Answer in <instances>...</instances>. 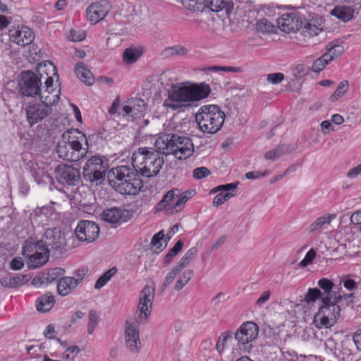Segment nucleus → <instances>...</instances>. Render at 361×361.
<instances>
[{
    "mask_svg": "<svg viewBox=\"0 0 361 361\" xmlns=\"http://www.w3.org/2000/svg\"><path fill=\"white\" fill-rule=\"evenodd\" d=\"M154 298V286L146 285L140 293L139 303L134 318L126 322L124 334L126 347L133 353H137L140 348L139 325L145 324L152 307Z\"/></svg>",
    "mask_w": 361,
    "mask_h": 361,
    "instance_id": "1",
    "label": "nucleus"
},
{
    "mask_svg": "<svg viewBox=\"0 0 361 361\" xmlns=\"http://www.w3.org/2000/svg\"><path fill=\"white\" fill-rule=\"evenodd\" d=\"M211 92L210 85L204 82L177 84L168 90L163 106L171 111L180 110L190 106L193 102L207 98Z\"/></svg>",
    "mask_w": 361,
    "mask_h": 361,
    "instance_id": "2",
    "label": "nucleus"
},
{
    "mask_svg": "<svg viewBox=\"0 0 361 361\" xmlns=\"http://www.w3.org/2000/svg\"><path fill=\"white\" fill-rule=\"evenodd\" d=\"M88 147L85 134L78 129H71L61 135L56 152L61 159L74 162L87 156Z\"/></svg>",
    "mask_w": 361,
    "mask_h": 361,
    "instance_id": "3",
    "label": "nucleus"
},
{
    "mask_svg": "<svg viewBox=\"0 0 361 361\" xmlns=\"http://www.w3.org/2000/svg\"><path fill=\"white\" fill-rule=\"evenodd\" d=\"M110 185L123 195H135L143 187L140 175L132 166H118L112 168L108 173Z\"/></svg>",
    "mask_w": 361,
    "mask_h": 361,
    "instance_id": "4",
    "label": "nucleus"
},
{
    "mask_svg": "<svg viewBox=\"0 0 361 361\" xmlns=\"http://www.w3.org/2000/svg\"><path fill=\"white\" fill-rule=\"evenodd\" d=\"M161 152L155 147H140L131 157L132 166L137 173L150 178L159 173L164 164Z\"/></svg>",
    "mask_w": 361,
    "mask_h": 361,
    "instance_id": "5",
    "label": "nucleus"
},
{
    "mask_svg": "<svg viewBox=\"0 0 361 361\" xmlns=\"http://www.w3.org/2000/svg\"><path fill=\"white\" fill-rule=\"evenodd\" d=\"M154 147L162 154H173L177 159H186L194 152L193 143L190 138L169 134L156 140Z\"/></svg>",
    "mask_w": 361,
    "mask_h": 361,
    "instance_id": "6",
    "label": "nucleus"
},
{
    "mask_svg": "<svg viewBox=\"0 0 361 361\" xmlns=\"http://www.w3.org/2000/svg\"><path fill=\"white\" fill-rule=\"evenodd\" d=\"M225 113L216 105L202 106L195 114L200 129L204 133L214 134L223 126Z\"/></svg>",
    "mask_w": 361,
    "mask_h": 361,
    "instance_id": "7",
    "label": "nucleus"
},
{
    "mask_svg": "<svg viewBox=\"0 0 361 361\" xmlns=\"http://www.w3.org/2000/svg\"><path fill=\"white\" fill-rule=\"evenodd\" d=\"M23 255L27 258L28 267L36 269L47 262L49 252L42 244L30 239L25 242L23 247Z\"/></svg>",
    "mask_w": 361,
    "mask_h": 361,
    "instance_id": "8",
    "label": "nucleus"
},
{
    "mask_svg": "<svg viewBox=\"0 0 361 361\" xmlns=\"http://www.w3.org/2000/svg\"><path fill=\"white\" fill-rule=\"evenodd\" d=\"M107 170L106 159L96 155L89 158L83 167V177L87 182L101 183L105 178Z\"/></svg>",
    "mask_w": 361,
    "mask_h": 361,
    "instance_id": "9",
    "label": "nucleus"
},
{
    "mask_svg": "<svg viewBox=\"0 0 361 361\" xmlns=\"http://www.w3.org/2000/svg\"><path fill=\"white\" fill-rule=\"evenodd\" d=\"M259 334L258 326L252 322L242 324L234 334L238 348L244 353H250L253 348V342Z\"/></svg>",
    "mask_w": 361,
    "mask_h": 361,
    "instance_id": "10",
    "label": "nucleus"
},
{
    "mask_svg": "<svg viewBox=\"0 0 361 361\" xmlns=\"http://www.w3.org/2000/svg\"><path fill=\"white\" fill-rule=\"evenodd\" d=\"M338 302H334V300L322 302L323 305L314 317V324L316 327L329 328L334 325L341 313V308Z\"/></svg>",
    "mask_w": 361,
    "mask_h": 361,
    "instance_id": "11",
    "label": "nucleus"
},
{
    "mask_svg": "<svg viewBox=\"0 0 361 361\" xmlns=\"http://www.w3.org/2000/svg\"><path fill=\"white\" fill-rule=\"evenodd\" d=\"M38 242L46 247L49 252H59L61 253L65 250L66 245L64 234L59 228L56 227L53 229H47L42 239Z\"/></svg>",
    "mask_w": 361,
    "mask_h": 361,
    "instance_id": "12",
    "label": "nucleus"
},
{
    "mask_svg": "<svg viewBox=\"0 0 361 361\" xmlns=\"http://www.w3.org/2000/svg\"><path fill=\"white\" fill-rule=\"evenodd\" d=\"M42 80L36 73L31 71L23 72L19 83L21 94L31 97L38 95L42 88Z\"/></svg>",
    "mask_w": 361,
    "mask_h": 361,
    "instance_id": "13",
    "label": "nucleus"
},
{
    "mask_svg": "<svg viewBox=\"0 0 361 361\" xmlns=\"http://www.w3.org/2000/svg\"><path fill=\"white\" fill-rule=\"evenodd\" d=\"M56 178L63 185L77 186L80 183V172L71 165L61 164L56 169Z\"/></svg>",
    "mask_w": 361,
    "mask_h": 361,
    "instance_id": "14",
    "label": "nucleus"
},
{
    "mask_svg": "<svg viewBox=\"0 0 361 361\" xmlns=\"http://www.w3.org/2000/svg\"><path fill=\"white\" fill-rule=\"evenodd\" d=\"M25 112L27 121L32 126L49 116L52 112V108L41 102H35L26 106Z\"/></svg>",
    "mask_w": 361,
    "mask_h": 361,
    "instance_id": "15",
    "label": "nucleus"
},
{
    "mask_svg": "<svg viewBox=\"0 0 361 361\" xmlns=\"http://www.w3.org/2000/svg\"><path fill=\"white\" fill-rule=\"evenodd\" d=\"M44 84L45 85L41 88L38 95L41 102L49 105V107L52 108L59 102L61 90L59 88L57 81L54 87V78L51 76H49L46 79Z\"/></svg>",
    "mask_w": 361,
    "mask_h": 361,
    "instance_id": "16",
    "label": "nucleus"
},
{
    "mask_svg": "<svg viewBox=\"0 0 361 361\" xmlns=\"http://www.w3.org/2000/svg\"><path fill=\"white\" fill-rule=\"evenodd\" d=\"M75 234L80 241L92 243L99 236V228L91 221H80L75 230Z\"/></svg>",
    "mask_w": 361,
    "mask_h": 361,
    "instance_id": "17",
    "label": "nucleus"
},
{
    "mask_svg": "<svg viewBox=\"0 0 361 361\" xmlns=\"http://www.w3.org/2000/svg\"><path fill=\"white\" fill-rule=\"evenodd\" d=\"M278 27L284 32H295L302 27V22L297 13H286L277 19Z\"/></svg>",
    "mask_w": 361,
    "mask_h": 361,
    "instance_id": "18",
    "label": "nucleus"
},
{
    "mask_svg": "<svg viewBox=\"0 0 361 361\" xmlns=\"http://www.w3.org/2000/svg\"><path fill=\"white\" fill-rule=\"evenodd\" d=\"M111 10V6L106 1H100L90 5L87 10V18L92 24L103 20Z\"/></svg>",
    "mask_w": 361,
    "mask_h": 361,
    "instance_id": "19",
    "label": "nucleus"
},
{
    "mask_svg": "<svg viewBox=\"0 0 361 361\" xmlns=\"http://www.w3.org/2000/svg\"><path fill=\"white\" fill-rule=\"evenodd\" d=\"M146 110V103L142 99L131 98L126 102L122 108L123 116L132 118H140Z\"/></svg>",
    "mask_w": 361,
    "mask_h": 361,
    "instance_id": "20",
    "label": "nucleus"
},
{
    "mask_svg": "<svg viewBox=\"0 0 361 361\" xmlns=\"http://www.w3.org/2000/svg\"><path fill=\"white\" fill-rule=\"evenodd\" d=\"M238 182L219 185L213 189L214 192H220L213 200V204L216 207L221 205L225 202L235 195Z\"/></svg>",
    "mask_w": 361,
    "mask_h": 361,
    "instance_id": "21",
    "label": "nucleus"
},
{
    "mask_svg": "<svg viewBox=\"0 0 361 361\" xmlns=\"http://www.w3.org/2000/svg\"><path fill=\"white\" fill-rule=\"evenodd\" d=\"M9 37L11 41L20 46H26L31 44L35 35L32 30L26 26L18 27L9 30Z\"/></svg>",
    "mask_w": 361,
    "mask_h": 361,
    "instance_id": "22",
    "label": "nucleus"
},
{
    "mask_svg": "<svg viewBox=\"0 0 361 361\" xmlns=\"http://www.w3.org/2000/svg\"><path fill=\"white\" fill-rule=\"evenodd\" d=\"M102 218L106 222L117 224L127 221L130 219V214L128 210L112 207L104 210Z\"/></svg>",
    "mask_w": 361,
    "mask_h": 361,
    "instance_id": "23",
    "label": "nucleus"
},
{
    "mask_svg": "<svg viewBox=\"0 0 361 361\" xmlns=\"http://www.w3.org/2000/svg\"><path fill=\"white\" fill-rule=\"evenodd\" d=\"M319 286L324 290L322 295V302H329L334 300V302L341 300V295L340 293L333 290L334 283L327 279H322L318 281Z\"/></svg>",
    "mask_w": 361,
    "mask_h": 361,
    "instance_id": "24",
    "label": "nucleus"
},
{
    "mask_svg": "<svg viewBox=\"0 0 361 361\" xmlns=\"http://www.w3.org/2000/svg\"><path fill=\"white\" fill-rule=\"evenodd\" d=\"M330 14L343 22H348L353 18L354 8L349 6L339 5L335 6Z\"/></svg>",
    "mask_w": 361,
    "mask_h": 361,
    "instance_id": "25",
    "label": "nucleus"
},
{
    "mask_svg": "<svg viewBox=\"0 0 361 361\" xmlns=\"http://www.w3.org/2000/svg\"><path fill=\"white\" fill-rule=\"evenodd\" d=\"M78 286L75 278L62 277L59 279L57 285V290L59 295L66 296L72 293Z\"/></svg>",
    "mask_w": 361,
    "mask_h": 361,
    "instance_id": "26",
    "label": "nucleus"
},
{
    "mask_svg": "<svg viewBox=\"0 0 361 361\" xmlns=\"http://www.w3.org/2000/svg\"><path fill=\"white\" fill-rule=\"evenodd\" d=\"M322 30V29L314 23L310 22L302 27L299 35L302 39H300L299 37L297 38L300 42H307L310 38L318 35Z\"/></svg>",
    "mask_w": 361,
    "mask_h": 361,
    "instance_id": "27",
    "label": "nucleus"
},
{
    "mask_svg": "<svg viewBox=\"0 0 361 361\" xmlns=\"http://www.w3.org/2000/svg\"><path fill=\"white\" fill-rule=\"evenodd\" d=\"M36 71V73L39 75L42 80L45 81L49 76L53 78V76L56 75L58 77L56 66L49 61L39 63Z\"/></svg>",
    "mask_w": 361,
    "mask_h": 361,
    "instance_id": "28",
    "label": "nucleus"
},
{
    "mask_svg": "<svg viewBox=\"0 0 361 361\" xmlns=\"http://www.w3.org/2000/svg\"><path fill=\"white\" fill-rule=\"evenodd\" d=\"M55 302L54 297L48 293L39 297L36 301V307L38 311L42 312H49Z\"/></svg>",
    "mask_w": 361,
    "mask_h": 361,
    "instance_id": "29",
    "label": "nucleus"
},
{
    "mask_svg": "<svg viewBox=\"0 0 361 361\" xmlns=\"http://www.w3.org/2000/svg\"><path fill=\"white\" fill-rule=\"evenodd\" d=\"M75 72L77 77L85 84L92 85L94 82V78L92 73L82 63H77L75 68Z\"/></svg>",
    "mask_w": 361,
    "mask_h": 361,
    "instance_id": "30",
    "label": "nucleus"
},
{
    "mask_svg": "<svg viewBox=\"0 0 361 361\" xmlns=\"http://www.w3.org/2000/svg\"><path fill=\"white\" fill-rule=\"evenodd\" d=\"M335 218V214H326L317 218L310 225L308 228L309 232L313 233L320 230L322 228H325L326 226L329 225Z\"/></svg>",
    "mask_w": 361,
    "mask_h": 361,
    "instance_id": "31",
    "label": "nucleus"
},
{
    "mask_svg": "<svg viewBox=\"0 0 361 361\" xmlns=\"http://www.w3.org/2000/svg\"><path fill=\"white\" fill-rule=\"evenodd\" d=\"M197 253V248L196 247H192L190 248L188 250L185 252V253L180 259V261L176 264V266L181 270H183L190 263V262L194 259Z\"/></svg>",
    "mask_w": 361,
    "mask_h": 361,
    "instance_id": "32",
    "label": "nucleus"
},
{
    "mask_svg": "<svg viewBox=\"0 0 361 361\" xmlns=\"http://www.w3.org/2000/svg\"><path fill=\"white\" fill-rule=\"evenodd\" d=\"M142 55V51L136 48L126 49L123 54V61L127 63H135Z\"/></svg>",
    "mask_w": 361,
    "mask_h": 361,
    "instance_id": "33",
    "label": "nucleus"
},
{
    "mask_svg": "<svg viewBox=\"0 0 361 361\" xmlns=\"http://www.w3.org/2000/svg\"><path fill=\"white\" fill-rule=\"evenodd\" d=\"M349 87V83L347 80H343L341 81L336 91L330 96L329 101L331 102H334L341 98L345 93L348 91Z\"/></svg>",
    "mask_w": 361,
    "mask_h": 361,
    "instance_id": "34",
    "label": "nucleus"
},
{
    "mask_svg": "<svg viewBox=\"0 0 361 361\" xmlns=\"http://www.w3.org/2000/svg\"><path fill=\"white\" fill-rule=\"evenodd\" d=\"M179 190L176 188H173L168 191L162 200L158 204L159 209H163L166 207L167 205L170 204L175 197H178Z\"/></svg>",
    "mask_w": 361,
    "mask_h": 361,
    "instance_id": "35",
    "label": "nucleus"
},
{
    "mask_svg": "<svg viewBox=\"0 0 361 361\" xmlns=\"http://www.w3.org/2000/svg\"><path fill=\"white\" fill-rule=\"evenodd\" d=\"M24 277H5L0 279V283L2 286L8 288H16L23 284Z\"/></svg>",
    "mask_w": 361,
    "mask_h": 361,
    "instance_id": "36",
    "label": "nucleus"
},
{
    "mask_svg": "<svg viewBox=\"0 0 361 361\" xmlns=\"http://www.w3.org/2000/svg\"><path fill=\"white\" fill-rule=\"evenodd\" d=\"M116 273V269L115 267L110 269L102 275L96 281L94 284L95 289H100L104 286L107 282L114 276Z\"/></svg>",
    "mask_w": 361,
    "mask_h": 361,
    "instance_id": "37",
    "label": "nucleus"
},
{
    "mask_svg": "<svg viewBox=\"0 0 361 361\" xmlns=\"http://www.w3.org/2000/svg\"><path fill=\"white\" fill-rule=\"evenodd\" d=\"M326 48L327 52L324 54L328 55V59L330 61L341 56L344 50L343 47L340 44H329Z\"/></svg>",
    "mask_w": 361,
    "mask_h": 361,
    "instance_id": "38",
    "label": "nucleus"
},
{
    "mask_svg": "<svg viewBox=\"0 0 361 361\" xmlns=\"http://www.w3.org/2000/svg\"><path fill=\"white\" fill-rule=\"evenodd\" d=\"M182 270L178 268L176 265L173 267L170 272L167 274L166 276L164 281L161 287V293H164L166 288L173 281L176 276Z\"/></svg>",
    "mask_w": 361,
    "mask_h": 361,
    "instance_id": "39",
    "label": "nucleus"
},
{
    "mask_svg": "<svg viewBox=\"0 0 361 361\" xmlns=\"http://www.w3.org/2000/svg\"><path fill=\"white\" fill-rule=\"evenodd\" d=\"M192 273V270L185 271L176 281L174 289L177 291L180 290L190 281Z\"/></svg>",
    "mask_w": 361,
    "mask_h": 361,
    "instance_id": "40",
    "label": "nucleus"
},
{
    "mask_svg": "<svg viewBox=\"0 0 361 361\" xmlns=\"http://www.w3.org/2000/svg\"><path fill=\"white\" fill-rule=\"evenodd\" d=\"M285 147L282 145H279L275 149L267 152L264 154V158L266 159L275 161L276 159L283 156L285 154Z\"/></svg>",
    "mask_w": 361,
    "mask_h": 361,
    "instance_id": "41",
    "label": "nucleus"
},
{
    "mask_svg": "<svg viewBox=\"0 0 361 361\" xmlns=\"http://www.w3.org/2000/svg\"><path fill=\"white\" fill-rule=\"evenodd\" d=\"M203 4L213 12L222 10L225 6L224 0H202Z\"/></svg>",
    "mask_w": 361,
    "mask_h": 361,
    "instance_id": "42",
    "label": "nucleus"
},
{
    "mask_svg": "<svg viewBox=\"0 0 361 361\" xmlns=\"http://www.w3.org/2000/svg\"><path fill=\"white\" fill-rule=\"evenodd\" d=\"M65 273V270L61 267H55L48 270L46 280L51 283L61 277Z\"/></svg>",
    "mask_w": 361,
    "mask_h": 361,
    "instance_id": "43",
    "label": "nucleus"
},
{
    "mask_svg": "<svg viewBox=\"0 0 361 361\" xmlns=\"http://www.w3.org/2000/svg\"><path fill=\"white\" fill-rule=\"evenodd\" d=\"M330 62L328 55L323 54L320 58L315 60L312 64V69L314 72H320Z\"/></svg>",
    "mask_w": 361,
    "mask_h": 361,
    "instance_id": "44",
    "label": "nucleus"
},
{
    "mask_svg": "<svg viewBox=\"0 0 361 361\" xmlns=\"http://www.w3.org/2000/svg\"><path fill=\"white\" fill-rule=\"evenodd\" d=\"M183 246V242L179 240L176 242L174 246L169 251L168 254L165 257V263L169 264L171 259L178 255V253L182 250Z\"/></svg>",
    "mask_w": 361,
    "mask_h": 361,
    "instance_id": "45",
    "label": "nucleus"
},
{
    "mask_svg": "<svg viewBox=\"0 0 361 361\" xmlns=\"http://www.w3.org/2000/svg\"><path fill=\"white\" fill-rule=\"evenodd\" d=\"M232 334L229 332H223L219 338L216 345V349L219 353H221L226 347L228 339L231 338Z\"/></svg>",
    "mask_w": 361,
    "mask_h": 361,
    "instance_id": "46",
    "label": "nucleus"
},
{
    "mask_svg": "<svg viewBox=\"0 0 361 361\" xmlns=\"http://www.w3.org/2000/svg\"><path fill=\"white\" fill-rule=\"evenodd\" d=\"M318 298L322 300V295L321 291L317 288H310L305 297V300L307 302H314Z\"/></svg>",
    "mask_w": 361,
    "mask_h": 361,
    "instance_id": "47",
    "label": "nucleus"
},
{
    "mask_svg": "<svg viewBox=\"0 0 361 361\" xmlns=\"http://www.w3.org/2000/svg\"><path fill=\"white\" fill-rule=\"evenodd\" d=\"M85 36V32L83 30H71L68 35V39L72 42H80L83 40Z\"/></svg>",
    "mask_w": 361,
    "mask_h": 361,
    "instance_id": "48",
    "label": "nucleus"
},
{
    "mask_svg": "<svg viewBox=\"0 0 361 361\" xmlns=\"http://www.w3.org/2000/svg\"><path fill=\"white\" fill-rule=\"evenodd\" d=\"M257 29L262 32H271L274 25L267 20H261L257 23Z\"/></svg>",
    "mask_w": 361,
    "mask_h": 361,
    "instance_id": "49",
    "label": "nucleus"
},
{
    "mask_svg": "<svg viewBox=\"0 0 361 361\" xmlns=\"http://www.w3.org/2000/svg\"><path fill=\"white\" fill-rule=\"evenodd\" d=\"M79 351L80 349L78 346H71L63 353V358L65 360H73V359L78 355Z\"/></svg>",
    "mask_w": 361,
    "mask_h": 361,
    "instance_id": "50",
    "label": "nucleus"
},
{
    "mask_svg": "<svg viewBox=\"0 0 361 361\" xmlns=\"http://www.w3.org/2000/svg\"><path fill=\"white\" fill-rule=\"evenodd\" d=\"M195 192L194 190H187L181 194H178V199L175 203L176 207H178L180 204L185 203L190 198H191Z\"/></svg>",
    "mask_w": 361,
    "mask_h": 361,
    "instance_id": "51",
    "label": "nucleus"
},
{
    "mask_svg": "<svg viewBox=\"0 0 361 361\" xmlns=\"http://www.w3.org/2000/svg\"><path fill=\"white\" fill-rule=\"evenodd\" d=\"M315 257L316 252L313 249H310L305 255V258L300 262V267H306L309 264H312Z\"/></svg>",
    "mask_w": 361,
    "mask_h": 361,
    "instance_id": "52",
    "label": "nucleus"
},
{
    "mask_svg": "<svg viewBox=\"0 0 361 361\" xmlns=\"http://www.w3.org/2000/svg\"><path fill=\"white\" fill-rule=\"evenodd\" d=\"M33 176L35 181L39 184L42 183H47V180L50 179L49 174L44 173L43 171L40 169H39L38 171H35L33 172Z\"/></svg>",
    "mask_w": 361,
    "mask_h": 361,
    "instance_id": "53",
    "label": "nucleus"
},
{
    "mask_svg": "<svg viewBox=\"0 0 361 361\" xmlns=\"http://www.w3.org/2000/svg\"><path fill=\"white\" fill-rule=\"evenodd\" d=\"M210 174V171L207 167H198L193 170V177L195 179H202Z\"/></svg>",
    "mask_w": 361,
    "mask_h": 361,
    "instance_id": "54",
    "label": "nucleus"
},
{
    "mask_svg": "<svg viewBox=\"0 0 361 361\" xmlns=\"http://www.w3.org/2000/svg\"><path fill=\"white\" fill-rule=\"evenodd\" d=\"M169 50L171 55L186 56L188 53V50L185 47L180 45L170 47Z\"/></svg>",
    "mask_w": 361,
    "mask_h": 361,
    "instance_id": "55",
    "label": "nucleus"
},
{
    "mask_svg": "<svg viewBox=\"0 0 361 361\" xmlns=\"http://www.w3.org/2000/svg\"><path fill=\"white\" fill-rule=\"evenodd\" d=\"M164 236V235L163 231H159V233H156L152 239L151 245L158 249L161 248V240H163Z\"/></svg>",
    "mask_w": 361,
    "mask_h": 361,
    "instance_id": "56",
    "label": "nucleus"
},
{
    "mask_svg": "<svg viewBox=\"0 0 361 361\" xmlns=\"http://www.w3.org/2000/svg\"><path fill=\"white\" fill-rule=\"evenodd\" d=\"M282 356L287 361H298V355L294 350H281Z\"/></svg>",
    "mask_w": 361,
    "mask_h": 361,
    "instance_id": "57",
    "label": "nucleus"
},
{
    "mask_svg": "<svg viewBox=\"0 0 361 361\" xmlns=\"http://www.w3.org/2000/svg\"><path fill=\"white\" fill-rule=\"evenodd\" d=\"M284 78V75L281 73H271L267 75V81L272 84H279Z\"/></svg>",
    "mask_w": 361,
    "mask_h": 361,
    "instance_id": "58",
    "label": "nucleus"
},
{
    "mask_svg": "<svg viewBox=\"0 0 361 361\" xmlns=\"http://www.w3.org/2000/svg\"><path fill=\"white\" fill-rule=\"evenodd\" d=\"M271 296V291L270 290H265L264 291L259 298L256 300L255 305L258 307H262V306L267 302Z\"/></svg>",
    "mask_w": 361,
    "mask_h": 361,
    "instance_id": "59",
    "label": "nucleus"
},
{
    "mask_svg": "<svg viewBox=\"0 0 361 361\" xmlns=\"http://www.w3.org/2000/svg\"><path fill=\"white\" fill-rule=\"evenodd\" d=\"M341 281L343 283L344 287L348 290H353L357 288V283L351 279L343 277Z\"/></svg>",
    "mask_w": 361,
    "mask_h": 361,
    "instance_id": "60",
    "label": "nucleus"
},
{
    "mask_svg": "<svg viewBox=\"0 0 361 361\" xmlns=\"http://www.w3.org/2000/svg\"><path fill=\"white\" fill-rule=\"evenodd\" d=\"M11 268L13 270H20L24 266V262L22 258L15 257L10 264Z\"/></svg>",
    "mask_w": 361,
    "mask_h": 361,
    "instance_id": "61",
    "label": "nucleus"
},
{
    "mask_svg": "<svg viewBox=\"0 0 361 361\" xmlns=\"http://www.w3.org/2000/svg\"><path fill=\"white\" fill-rule=\"evenodd\" d=\"M99 322V317L94 310H90L88 314V324L89 325L96 326Z\"/></svg>",
    "mask_w": 361,
    "mask_h": 361,
    "instance_id": "62",
    "label": "nucleus"
},
{
    "mask_svg": "<svg viewBox=\"0 0 361 361\" xmlns=\"http://www.w3.org/2000/svg\"><path fill=\"white\" fill-rule=\"evenodd\" d=\"M360 174H361V165L359 164L358 166L349 170L348 171V173H346V176L349 178H355Z\"/></svg>",
    "mask_w": 361,
    "mask_h": 361,
    "instance_id": "63",
    "label": "nucleus"
},
{
    "mask_svg": "<svg viewBox=\"0 0 361 361\" xmlns=\"http://www.w3.org/2000/svg\"><path fill=\"white\" fill-rule=\"evenodd\" d=\"M353 338L357 349L361 351V329L354 333Z\"/></svg>",
    "mask_w": 361,
    "mask_h": 361,
    "instance_id": "64",
    "label": "nucleus"
}]
</instances>
